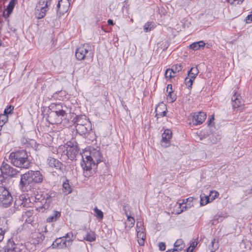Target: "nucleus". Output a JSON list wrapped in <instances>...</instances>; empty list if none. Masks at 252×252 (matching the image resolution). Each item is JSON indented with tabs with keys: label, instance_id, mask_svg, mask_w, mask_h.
Here are the masks:
<instances>
[{
	"label": "nucleus",
	"instance_id": "1",
	"mask_svg": "<svg viewBox=\"0 0 252 252\" xmlns=\"http://www.w3.org/2000/svg\"><path fill=\"white\" fill-rule=\"evenodd\" d=\"M87 155V152L84 153L82 156V161L81 165L84 170V174L85 176H89L87 172L90 171L92 166L97 164L102 161L103 157L99 149L93 148L91 149Z\"/></svg>",
	"mask_w": 252,
	"mask_h": 252
},
{
	"label": "nucleus",
	"instance_id": "2",
	"mask_svg": "<svg viewBox=\"0 0 252 252\" xmlns=\"http://www.w3.org/2000/svg\"><path fill=\"white\" fill-rule=\"evenodd\" d=\"M9 159L14 166L17 167L28 168L30 167V162L27 153L24 150L12 152L9 156Z\"/></svg>",
	"mask_w": 252,
	"mask_h": 252
},
{
	"label": "nucleus",
	"instance_id": "3",
	"mask_svg": "<svg viewBox=\"0 0 252 252\" xmlns=\"http://www.w3.org/2000/svg\"><path fill=\"white\" fill-rule=\"evenodd\" d=\"M93 56L92 46L88 43L81 45L76 50L75 57L78 60H83L88 57L92 58Z\"/></svg>",
	"mask_w": 252,
	"mask_h": 252
},
{
	"label": "nucleus",
	"instance_id": "4",
	"mask_svg": "<svg viewBox=\"0 0 252 252\" xmlns=\"http://www.w3.org/2000/svg\"><path fill=\"white\" fill-rule=\"evenodd\" d=\"M52 0H39L35 9V17L40 19L43 18L48 10V6L51 4Z\"/></svg>",
	"mask_w": 252,
	"mask_h": 252
},
{
	"label": "nucleus",
	"instance_id": "5",
	"mask_svg": "<svg viewBox=\"0 0 252 252\" xmlns=\"http://www.w3.org/2000/svg\"><path fill=\"white\" fill-rule=\"evenodd\" d=\"M32 176L30 171L21 175L20 187L23 191L30 189L33 185Z\"/></svg>",
	"mask_w": 252,
	"mask_h": 252
},
{
	"label": "nucleus",
	"instance_id": "6",
	"mask_svg": "<svg viewBox=\"0 0 252 252\" xmlns=\"http://www.w3.org/2000/svg\"><path fill=\"white\" fill-rule=\"evenodd\" d=\"M24 246L19 244H15L13 241L8 240L6 245L3 250H0V252H20Z\"/></svg>",
	"mask_w": 252,
	"mask_h": 252
},
{
	"label": "nucleus",
	"instance_id": "7",
	"mask_svg": "<svg viewBox=\"0 0 252 252\" xmlns=\"http://www.w3.org/2000/svg\"><path fill=\"white\" fill-rule=\"evenodd\" d=\"M66 149V155L71 160H73L78 154L79 148L77 143L73 141L70 142Z\"/></svg>",
	"mask_w": 252,
	"mask_h": 252
},
{
	"label": "nucleus",
	"instance_id": "8",
	"mask_svg": "<svg viewBox=\"0 0 252 252\" xmlns=\"http://www.w3.org/2000/svg\"><path fill=\"white\" fill-rule=\"evenodd\" d=\"M69 0H60L57 4V14L60 17L64 14L69 9L70 6Z\"/></svg>",
	"mask_w": 252,
	"mask_h": 252
},
{
	"label": "nucleus",
	"instance_id": "9",
	"mask_svg": "<svg viewBox=\"0 0 252 252\" xmlns=\"http://www.w3.org/2000/svg\"><path fill=\"white\" fill-rule=\"evenodd\" d=\"M31 203L30 199L25 194L21 195L16 198L15 201V206L18 209L24 207H28Z\"/></svg>",
	"mask_w": 252,
	"mask_h": 252
},
{
	"label": "nucleus",
	"instance_id": "10",
	"mask_svg": "<svg viewBox=\"0 0 252 252\" xmlns=\"http://www.w3.org/2000/svg\"><path fill=\"white\" fill-rule=\"evenodd\" d=\"M85 124L84 125L75 126L77 132L80 135H85L92 130V126L89 120H85Z\"/></svg>",
	"mask_w": 252,
	"mask_h": 252
},
{
	"label": "nucleus",
	"instance_id": "11",
	"mask_svg": "<svg viewBox=\"0 0 252 252\" xmlns=\"http://www.w3.org/2000/svg\"><path fill=\"white\" fill-rule=\"evenodd\" d=\"M0 170L3 175H7L8 176H14L16 175L17 173L16 169L4 162H3L2 163Z\"/></svg>",
	"mask_w": 252,
	"mask_h": 252
},
{
	"label": "nucleus",
	"instance_id": "12",
	"mask_svg": "<svg viewBox=\"0 0 252 252\" xmlns=\"http://www.w3.org/2000/svg\"><path fill=\"white\" fill-rule=\"evenodd\" d=\"M49 108L51 110L50 112H54L58 114L61 117H64L66 116V113L63 109V106L60 103H52L49 106Z\"/></svg>",
	"mask_w": 252,
	"mask_h": 252
},
{
	"label": "nucleus",
	"instance_id": "13",
	"mask_svg": "<svg viewBox=\"0 0 252 252\" xmlns=\"http://www.w3.org/2000/svg\"><path fill=\"white\" fill-rule=\"evenodd\" d=\"M206 118V115L203 112L195 113L192 115V122L193 125H198L203 123Z\"/></svg>",
	"mask_w": 252,
	"mask_h": 252
},
{
	"label": "nucleus",
	"instance_id": "14",
	"mask_svg": "<svg viewBox=\"0 0 252 252\" xmlns=\"http://www.w3.org/2000/svg\"><path fill=\"white\" fill-rule=\"evenodd\" d=\"M193 200V198L190 197L186 199L185 202V200H183L182 203H177L178 208L180 210L177 211V214H179L187 209V208H189L193 205L191 204Z\"/></svg>",
	"mask_w": 252,
	"mask_h": 252
},
{
	"label": "nucleus",
	"instance_id": "15",
	"mask_svg": "<svg viewBox=\"0 0 252 252\" xmlns=\"http://www.w3.org/2000/svg\"><path fill=\"white\" fill-rule=\"evenodd\" d=\"M33 214V210H28L23 214L22 218L23 220H24L26 223L31 224L32 226H34L36 225V223L34 222Z\"/></svg>",
	"mask_w": 252,
	"mask_h": 252
},
{
	"label": "nucleus",
	"instance_id": "16",
	"mask_svg": "<svg viewBox=\"0 0 252 252\" xmlns=\"http://www.w3.org/2000/svg\"><path fill=\"white\" fill-rule=\"evenodd\" d=\"M232 105L233 108H240L242 109L244 104L243 101L242 100L241 97L239 94H237L236 92L232 96Z\"/></svg>",
	"mask_w": 252,
	"mask_h": 252
},
{
	"label": "nucleus",
	"instance_id": "17",
	"mask_svg": "<svg viewBox=\"0 0 252 252\" xmlns=\"http://www.w3.org/2000/svg\"><path fill=\"white\" fill-rule=\"evenodd\" d=\"M0 197V203L5 205V207L9 206L11 204L12 200V197L7 190L5 189L3 192V194Z\"/></svg>",
	"mask_w": 252,
	"mask_h": 252
},
{
	"label": "nucleus",
	"instance_id": "18",
	"mask_svg": "<svg viewBox=\"0 0 252 252\" xmlns=\"http://www.w3.org/2000/svg\"><path fill=\"white\" fill-rule=\"evenodd\" d=\"M44 239V236L42 233L35 231L31 234V242L36 245L42 242Z\"/></svg>",
	"mask_w": 252,
	"mask_h": 252
},
{
	"label": "nucleus",
	"instance_id": "19",
	"mask_svg": "<svg viewBox=\"0 0 252 252\" xmlns=\"http://www.w3.org/2000/svg\"><path fill=\"white\" fill-rule=\"evenodd\" d=\"M63 117L54 112H49L48 116V121L50 124H59L62 122Z\"/></svg>",
	"mask_w": 252,
	"mask_h": 252
},
{
	"label": "nucleus",
	"instance_id": "20",
	"mask_svg": "<svg viewBox=\"0 0 252 252\" xmlns=\"http://www.w3.org/2000/svg\"><path fill=\"white\" fill-rule=\"evenodd\" d=\"M47 162L50 167L56 169L62 170L63 165L58 159L50 157L47 159Z\"/></svg>",
	"mask_w": 252,
	"mask_h": 252
},
{
	"label": "nucleus",
	"instance_id": "21",
	"mask_svg": "<svg viewBox=\"0 0 252 252\" xmlns=\"http://www.w3.org/2000/svg\"><path fill=\"white\" fill-rule=\"evenodd\" d=\"M156 116L158 118L164 117L167 112V108L165 104L163 102L160 103L156 108Z\"/></svg>",
	"mask_w": 252,
	"mask_h": 252
},
{
	"label": "nucleus",
	"instance_id": "22",
	"mask_svg": "<svg viewBox=\"0 0 252 252\" xmlns=\"http://www.w3.org/2000/svg\"><path fill=\"white\" fill-rule=\"evenodd\" d=\"M68 246L63 237L56 239L52 244V246L54 248L62 249Z\"/></svg>",
	"mask_w": 252,
	"mask_h": 252
},
{
	"label": "nucleus",
	"instance_id": "23",
	"mask_svg": "<svg viewBox=\"0 0 252 252\" xmlns=\"http://www.w3.org/2000/svg\"><path fill=\"white\" fill-rule=\"evenodd\" d=\"M8 229V224L4 220H0V243L4 239V235Z\"/></svg>",
	"mask_w": 252,
	"mask_h": 252
},
{
	"label": "nucleus",
	"instance_id": "24",
	"mask_svg": "<svg viewBox=\"0 0 252 252\" xmlns=\"http://www.w3.org/2000/svg\"><path fill=\"white\" fill-rule=\"evenodd\" d=\"M83 231L86 233L85 236L83 237L84 240L93 242L95 240V234L94 232L87 229L86 227L83 229Z\"/></svg>",
	"mask_w": 252,
	"mask_h": 252
},
{
	"label": "nucleus",
	"instance_id": "25",
	"mask_svg": "<svg viewBox=\"0 0 252 252\" xmlns=\"http://www.w3.org/2000/svg\"><path fill=\"white\" fill-rule=\"evenodd\" d=\"M30 173L32 174V179H33V183H41L43 180V177L40 171H30Z\"/></svg>",
	"mask_w": 252,
	"mask_h": 252
},
{
	"label": "nucleus",
	"instance_id": "26",
	"mask_svg": "<svg viewBox=\"0 0 252 252\" xmlns=\"http://www.w3.org/2000/svg\"><path fill=\"white\" fill-rule=\"evenodd\" d=\"M137 242L140 246H144L146 239L145 230H136Z\"/></svg>",
	"mask_w": 252,
	"mask_h": 252
},
{
	"label": "nucleus",
	"instance_id": "27",
	"mask_svg": "<svg viewBox=\"0 0 252 252\" xmlns=\"http://www.w3.org/2000/svg\"><path fill=\"white\" fill-rule=\"evenodd\" d=\"M169 89H170V91H169V93L167 95V99L168 101L172 103L176 99V95L173 93L172 91V86L171 84L167 85L166 90L167 92H168Z\"/></svg>",
	"mask_w": 252,
	"mask_h": 252
},
{
	"label": "nucleus",
	"instance_id": "28",
	"mask_svg": "<svg viewBox=\"0 0 252 252\" xmlns=\"http://www.w3.org/2000/svg\"><path fill=\"white\" fill-rule=\"evenodd\" d=\"M15 5V0H11L5 9V11L3 12V15L5 18L9 17V15L13 11Z\"/></svg>",
	"mask_w": 252,
	"mask_h": 252
},
{
	"label": "nucleus",
	"instance_id": "29",
	"mask_svg": "<svg viewBox=\"0 0 252 252\" xmlns=\"http://www.w3.org/2000/svg\"><path fill=\"white\" fill-rule=\"evenodd\" d=\"M172 132L171 130L167 129H165L162 134L161 141L168 143L172 137Z\"/></svg>",
	"mask_w": 252,
	"mask_h": 252
},
{
	"label": "nucleus",
	"instance_id": "30",
	"mask_svg": "<svg viewBox=\"0 0 252 252\" xmlns=\"http://www.w3.org/2000/svg\"><path fill=\"white\" fill-rule=\"evenodd\" d=\"M205 45V43L203 41H199L192 43L189 45V47L193 50L195 51L203 48Z\"/></svg>",
	"mask_w": 252,
	"mask_h": 252
},
{
	"label": "nucleus",
	"instance_id": "31",
	"mask_svg": "<svg viewBox=\"0 0 252 252\" xmlns=\"http://www.w3.org/2000/svg\"><path fill=\"white\" fill-rule=\"evenodd\" d=\"M127 217V220L126 222V227L130 228L132 227L135 223V220L133 217H131L130 215H128L126 212L125 213Z\"/></svg>",
	"mask_w": 252,
	"mask_h": 252
},
{
	"label": "nucleus",
	"instance_id": "32",
	"mask_svg": "<svg viewBox=\"0 0 252 252\" xmlns=\"http://www.w3.org/2000/svg\"><path fill=\"white\" fill-rule=\"evenodd\" d=\"M43 195V198L40 199L39 197V195H37L35 197L36 199L40 200L41 203H45V204H49L50 202V199L52 197L51 194L46 193L45 194H42Z\"/></svg>",
	"mask_w": 252,
	"mask_h": 252
},
{
	"label": "nucleus",
	"instance_id": "33",
	"mask_svg": "<svg viewBox=\"0 0 252 252\" xmlns=\"http://www.w3.org/2000/svg\"><path fill=\"white\" fill-rule=\"evenodd\" d=\"M63 191L65 195H67L72 192L71 187L69 184L68 181L63 183Z\"/></svg>",
	"mask_w": 252,
	"mask_h": 252
},
{
	"label": "nucleus",
	"instance_id": "34",
	"mask_svg": "<svg viewBox=\"0 0 252 252\" xmlns=\"http://www.w3.org/2000/svg\"><path fill=\"white\" fill-rule=\"evenodd\" d=\"M61 216V213L58 211H54L53 214L47 219V221L51 222L56 221Z\"/></svg>",
	"mask_w": 252,
	"mask_h": 252
},
{
	"label": "nucleus",
	"instance_id": "35",
	"mask_svg": "<svg viewBox=\"0 0 252 252\" xmlns=\"http://www.w3.org/2000/svg\"><path fill=\"white\" fill-rule=\"evenodd\" d=\"M210 202L211 200L209 196L205 195V194H201L200 195V205L201 206H204Z\"/></svg>",
	"mask_w": 252,
	"mask_h": 252
},
{
	"label": "nucleus",
	"instance_id": "36",
	"mask_svg": "<svg viewBox=\"0 0 252 252\" xmlns=\"http://www.w3.org/2000/svg\"><path fill=\"white\" fill-rule=\"evenodd\" d=\"M85 120H88L86 119L85 116H78L76 118L75 126H78L79 125H84L85 124Z\"/></svg>",
	"mask_w": 252,
	"mask_h": 252
},
{
	"label": "nucleus",
	"instance_id": "37",
	"mask_svg": "<svg viewBox=\"0 0 252 252\" xmlns=\"http://www.w3.org/2000/svg\"><path fill=\"white\" fill-rule=\"evenodd\" d=\"M63 237L64 239L66 240L68 245L69 246L71 245V242L75 238V236L73 235V233L71 232L67 233Z\"/></svg>",
	"mask_w": 252,
	"mask_h": 252
},
{
	"label": "nucleus",
	"instance_id": "38",
	"mask_svg": "<svg viewBox=\"0 0 252 252\" xmlns=\"http://www.w3.org/2000/svg\"><path fill=\"white\" fill-rule=\"evenodd\" d=\"M219 195V193L216 190H212L210 192L208 195L209 196L211 202L213 201L215 199L217 198Z\"/></svg>",
	"mask_w": 252,
	"mask_h": 252
},
{
	"label": "nucleus",
	"instance_id": "39",
	"mask_svg": "<svg viewBox=\"0 0 252 252\" xmlns=\"http://www.w3.org/2000/svg\"><path fill=\"white\" fill-rule=\"evenodd\" d=\"M94 211L97 218L99 219L100 220H102L103 219V212L101 210H99L96 207L94 209Z\"/></svg>",
	"mask_w": 252,
	"mask_h": 252
},
{
	"label": "nucleus",
	"instance_id": "40",
	"mask_svg": "<svg viewBox=\"0 0 252 252\" xmlns=\"http://www.w3.org/2000/svg\"><path fill=\"white\" fill-rule=\"evenodd\" d=\"M193 79L189 78V77H187L186 78H185V84H186V86L189 88H191V86H192V83H193Z\"/></svg>",
	"mask_w": 252,
	"mask_h": 252
},
{
	"label": "nucleus",
	"instance_id": "41",
	"mask_svg": "<svg viewBox=\"0 0 252 252\" xmlns=\"http://www.w3.org/2000/svg\"><path fill=\"white\" fill-rule=\"evenodd\" d=\"M171 69L173 71V74H175L176 72L181 71L182 66L180 64H176L174 65Z\"/></svg>",
	"mask_w": 252,
	"mask_h": 252
},
{
	"label": "nucleus",
	"instance_id": "42",
	"mask_svg": "<svg viewBox=\"0 0 252 252\" xmlns=\"http://www.w3.org/2000/svg\"><path fill=\"white\" fill-rule=\"evenodd\" d=\"M183 245V241L182 239H180L177 240L174 243V247L179 248L180 250H181L183 248L182 246Z\"/></svg>",
	"mask_w": 252,
	"mask_h": 252
},
{
	"label": "nucleus",
	"instance_id": "43",
	"mask_svg": "<svg viewBox=\"0 0 252 252\" xmlns=\"http://www.w3.org/2000/svg\"><path fill=\"white\" fill-rule=\"evenodd\" d=\"M165 76L166 78H171L174 76L173 71L172 69H167L165 73Z\"/></svg>",
	"mask_w": 252,
	"mask_h": 252
},
{
	"label": "nucleus",
	"instance_id": "44",
	"mask_svg": "<svg viewBox=\"0 0 252 252\" xmlns=\"http://www.w3.org/2000/svg\"><path fill=\"white\" fill-rule=\"evenodd\" d=\"M212 247L211 251V252L215 251L219 247L218 242L216 241L215 239H214L211 242Z\"/></svg>",
	"mask_w": 252,
	"mask_h": 252
},
{
	"label": "nucleus",
	"instance_id": "45",
	"mask_svg": "<svg viewBox=\"0 0 252 252\" xmlns=\"http://www.w3.org/2000/svg\"><path fill=\"white\" fill-rule=\"evenodd\" d=\"M152 24L150 23H147L144 26V30L145 32H148L151 31L153 29V26H151Z\"/></svg>",
	"mask_w": 252,
	"mask_h": 252
},
{
	"label": "nucleus",
	"instance_id": "46",
	"mask_svg": "<svg viewBox=\"0 0 252 252\" xmlns=\"http://www.w3.org/2000/svg\"><path fill=\"white\" fill-rule=\"evenodd\" d=\"M8 120V116L7 115L3 114H0V121L1 123L5 124Z\"/></svg>",
	"mask_w": 252,
	"mask_h": 252
},
{
	"label": "nucleus",
	"instance_id": "47",
	"mask_svg": "<svg viewBox=\"0 0 252 252\" xmlns=\"http://www.w3.org/2000/svg\"><path fill=\"white\" fill-rule=\"evenodd\" d=\"M136 227V230H145L143 227V223L140 221H137Z\"/></svg>",
	"mask_w": 252,
	"mask_h": 252
},
{
	"label": "nucleus",
	"instance_id": "48",
	"mask_svg": "<svg viewBox=\"0 0 252 252\" xmlns=\"http://www.w3.org/2000/svg\"><path fill=\"white\" fill-rule=\"evenodd\" d=\"M13 107L12 106H9L8 107L5 108L4 111V114L7 115V114L11 113L12 110H13Z\"/></svg>",
	"mask_w": 252,
	"mask_h": 252
},
{
	"label": "nucleus",
	"instance_id": "49",
	"mask_svg": "<svg viewBox=\"0 0 252 252\" xmlns=\"http://www.w3.org/2000/svg\"><path fill=\"white\" fill-rule=\"evenodd\" d=\"M158 247L159 250L161 251H164L166 248L165 244L163 242H160L158 244Z\"/></svg>",
	"mask_w": 252,
	"mask_h": 252
},
{
	"label": "nucleus",
	"instance_id": "50",
	"mask_svg": "<svg viewBox=\"0 0 252 252\" xmlns=\"http://www.w3.org/2000/svg\"><path fill=\"white\" fill-rule=\"evenodd\" d=\"M190 72H192L194 75H197L199 73V71L196 67H192L189 71Z\"/></svg>",
	"mask_w": 252,
	"mask_h": 252
},
{
	"label": "nucleus",
	"instance_id": "51",
	"mask_svg": "<svg viewBox=\"0 0 252 252\" xmlns=\"http://www.w3.org/2000/svg\"><path fill=\"white\" fill-rule=\"evenodd\" d=\"M197 75H194L192 72H190V71H189L188 72V76L189 78L194 80V79L196 78Z\"/></svg>",
	"mask_w": 252,
	"mask_h": 252
},
{
	"label": "nucleus",
	"instance_id": "52",
	"mask_svg": "<svg viewBox=\"0 0 252 252\" xmlns=\"http://www.w3.org/2000/svg\"><path fill=\"white\" fill-rule=\"evenodd\" d=\"M6 189L5 188L2 186H0V197L1 196V195L3 194V192L5 191Z\"/></svg>",
	"mask_w": 252,
	"mask_h": 252
},
{
	"label": "nucleus",
	"instance_id": "53",
	"mask_svg": "<svg viewBox=\"0 0 252 252\" xmlns=\"http://www.w3.org/2000/svg\"><path fill=\"white\" fill-rule=\"evenodd\" d=\"M228 1L231 4H237V2L238 1V0H228Z\"/></svg>",
	"mask_w": 252,
	"mask_h": 252
},
{
	"label": "nucleus",
	"instance_id": "54",
	"mask_svg": "<svg viewBox=\"0 0 252 252\" xmlns=\"http://www.w3.org/2000/svg\"><path fill=\"white\" fill-rule=\"evenodd\" d=\"M108 24L112 26H113L114 25V23L113 22V21L111 19H109L107 21Z\"/></svg>",
	"mask_w": 252,
	"mask_h": 252
},
{
	"label": "nucleus",
	"instance_id": "55",
	"mask_svg": "<svg viewBox=\"0 0 252 252\" xmlns=\"http://www.w3.org/2000/svg\"><path fill=\"white\" fill-rule=\"evenodd\" d=\"M247 20L252 21V14L249 15L247 17Z\"/></svg>",
	"mask_w": 252,
	"mask_h": 252
},
{
	"label": "nucleus",
	"instance_id": "56",
	"mask_svg": "<svg viewBox=\"0 0 252 252\" xmlns=\"http://www.w3.org/2000/svg\"><path fill=\"white\" fill-rule=\"evenodd\" d=\"M166 252H178V250L177 249H173V250H168Z\"/></svg>",
	"mask_w": 252,
	"mask_h": 252
},
{
	"label": "nucleus",
	"instance_id": "57",
	"mask_svg": "<svg viewBox=\"0 0 252 252\" xmlns=\"http://www.w3.org/2000/svg\"><path fill=\"white\" fill-rule=\"evenodd\" d=\"M214 120V117L212 116V117L210 119L209 125H210L212 122V120Z\"/></svg>",
	"mask_w": 252,
	"mask_h": 252
},
{
	"label": "nucleus",
	"instance_id": "58",
	"mask_svg": "<svg viewBox=\"0 0 252 252\" xmlns=\"http://www.w3.org/2000/svg\"><path fill=\"white\" fill-rule=\"evenodd\" d=\"M243 0H238V1L237 2V4H239L241 3Z\"/></svg>",
	"mask_w": 252,
	"mask_h": 252
},
{
	"label": "nucleus",
	"instance_id": "59",
	"mask_svg": "<svg viewBox=\"0 0 252 252\" xmlns=\"http://www.w3.org/2000/svg\"><path fill=\"white\" fill-rule=\"evenodd\" d=\"M4 124L1 123V122L0 121V127H2Z\"/></svg>",
	"mask_w": 252,
	"mask_h": 252
},
{
	"label": "nucleus",
	"instance_id": "60",
	"mask_svg": "<svg viewBox=\"0 0 252 252\" xmlns=\"http://www.w3.org/2000/svg\"><path fill=\"white\" fill-rule=\"evenodd\" d=\"M133 19H130V22H133Z\"/></svg>",
	"mask_w": 252,
	"mask_h": 252
},
{
	"label": "nucleus",
	"instance_id": "61",
	"mask_svg": "<svg viewBox=\"0 0 252 252\" xmlns=\"http://www.w3.org/2000/svg\"><path fill=\"white\" fill-rule=\"evenodd\" d=\"M2 127H0V131H1Z\"/></svg>",
	"mask_w": 252,
	"mask_h": 252
},
{
	"label": "nucleus",
	"instance_id": "62",
	"mask_svg": "<svg viewBox=\"0 0 252 252\" xmlns=\"http://www.w3.org/2000/svg\"><path fill=\"white\" fill-rule=\"evenodd\" d=\"M170 91V89H169V91ZM167 93L168 94V93H169V92H167Z\"/></svg>",
	"mask_w": 252,
	"mask_h": 252
},
{
	"label": "nucleus",
	"instance_id": "63",
	"mask_svg": "<svg viewBox=\"0 0 252 252\" xmlns=\"http://www.w3.org/2000/svg\"><path fill=\"white\" fill-rule=\"evenodd\" d=\"M251 192L252 193V189H251Z\"/></svg>",
	"mask_w": 252,
	"mask_h": 252
},
{
	"label": "nucleus",
	"instance_id": "64",
	"mask_svg": "<svg viewBox=\"0 0 252 252\" xmlns=\"http://www.w3.org/2000/svg\"><path fill=\"white\" fill-rule=\"evenodd\" d=\"M0 220H1L0 219Z\"/></svg>",
	"mask_w": 252,
	"mask_h": 252
}]
</instances>
